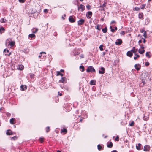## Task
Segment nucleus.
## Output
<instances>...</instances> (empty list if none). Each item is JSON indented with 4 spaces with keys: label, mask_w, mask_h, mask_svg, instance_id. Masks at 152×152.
Here are the masks:
<instances>
[{
    "label": "nucleus",
    "mask_w": 152,
    "mask_h": 152,
    "mask_svg": "<svg viewBox=\"0 0 152 152\" xmlns=\"http://www.w3.org/2000/svg\"><path fill=\"white\" fill-rule=\"evenodd\" d=\"M10 40H11L10 39H8L6 41V44L7 45V43H8V46L10 45L11 47L14 45L15 44V42L13 41L10 42Z\"/></svg>",
    "instance_id": "1"
},
{
    "label": "nucleus",
    "mask_w": 152,
    "mask_h": 152,
    "mask_svg": "<svg viewBox=\"0 0 152 152\" xmlns=\"http://www.w3.org/2000/svg\"><path fill=\"white\" fill-rule=\"evenodd\" d=\"M42 53H44L45 54H46V53L45 52H42L40 53V54L39 56V58H40V61H43L45 59V58L46 57V56H42L41 54Z\"/></svg>",
    "instance_id": "2"
},
{
    "label": "nucleus",
    "mask_w": 152,
    "mask_h": 152,
    "mask_svg": "<svg viewBox=\"0 0 152 152\" xmlns=\"http://www.w3.org/2000/svg\"><path fill=\"white\" fill-rule=\"evenodd\" d=\"M95 72V70L94 68L92 66L88 67L87 70V72H89L91 71Z\"/></svg>",
    "instance_id": "3"
},
{
    "label": "nucleus",
    "mask_w": 152,
    "mask_h": 152,
    "mask_svg": "<svg viewBox=\"0 0 152 152\" xmlns=\"http://www.w3.org/2000/svg\"><path fill=\"white\" fill-rule=\"evenodd\" d=\"M9 50L5 49L4 50V53L5 56H9L11 54V53H9Z\"/></svg>",
    "instance_id": "4"
},
{
    "label": "nucleus",
    "mask_w": 152,
    "mask_h": 152,
    "mask_svg": "<svg viewBox=\"0 0 152 152\" xmlns=\"http://www.w3.org/2000/svg\"><path fill=\"white\" fill-rule=\"evenodd\" d=\"M85 22L84 19H81L77 22V24L79 25H81L83 24Z\"/></svg>",
    "instance_id": "5"
},
{
    "label": "nucleus",
    "mask_w": 152,
    "mask_h": 152,
    "mask_svg": "<svg viewBox=\"0 0 152 152\" xmlns=\"http://www.w3.org/2000/svg\"><path fill=\"white\" fill-rule=\"evenodd\" d=\"M85 6L82 4H80V6L78 7V9L79 10H80L81 11H84L85 9Z\"/></svg>",
    "instance_id": "6"
},
{
    "label": "nucleus",
    "mask_w": 152,
    "mask_h": 152,
    "mask_svg": "<svg viewBox=\"0 0 152 152\" xmlns=\"http://www.w3.org/2000/svg\"><path fill=\"white\" fill-rule=\"evenodd\" d=\"M92 15V12L91 11H89L86 13V16L88 18H90Z\"/></svg>",
    "instance_id": "7"
},
{
    "label": "nucleus",
    "mask_w": 152,
    "mask_h": 152,
    "mask_svg": "<svg viewBox=\"0 0 152 152\" xmlns=\"http://www.w3.org/2000/svg\"><path fill=\"white\" fill-rule=\"evenodd\" d=\"M66 79L65 77H62L61 80H59V82L62 83H65L66 82Z\"/></svg>",
    "instance_id": "8"
},
{
    "label": "nucleus",
    "mask_w": 152,
    "mask_h": 152,
    "mask_svg": "<svg viewBox=\"0 0 152 152\" xmlns=\"http://www.w3.org/2000/svg\"><path fill=\"white\" fill-rule=\"evenodd\" d=\"M134 67L138 71L140 69L141 66L139 64H137L135 65Z\"/></svg>",
    "instance_id": "9"
},
{
    "label": "nucleus",
    "mask_w": 152,
    "mask_h": 152,
    "mask_svg": "<svg viewBox=\"0 0 152 152\" xmlns=\"http://www.w3.org/2000/svg\"><path fill=\"white\" fill-rule=\"evenodd\" d=\"M150 149V147L148 145H145L144 146V151H148Z\"/></svg>",
    "instance_id": "10"
},
{
    "label": "nucleus",
    "mask_w": 152,
    "mask_h": 152,
    "mask_svg": "<svg viewBox=\"0 0 152 152\" xmlns=\"http://www.w3.org/2000/svg\"><path fill=\"white\" fill-rule=\"evenodd\" d=\"M122 43V41L120 39H117L116 42L115 44L117 45H121Z\"/></svg>",
    "instance_id": "11"
},
{
    "label": "nucleus",
    "mask_w": 152,
    "mask_h": 152,
    "mask_svg": "<svg viewBox=\"0 0 152 152\" xmlns=\"http://www.w3.org/2000/svg\"><path fill=\"white\" fill-rule=\"evenodd\" d=\"M104 69L103 67H101L99 71V74H103L104 72Z\"/></svg>",
    "instance_id": "12"
},
{
    "label": "nucleus",
    "mask_w": 152,
    "mask_h": 152,
    "mask_svg": "<svg viewBox=\"0 0 152 152\" xmlns=\"http://www.w3.org/2000/svg\"><path fill=\"white\" fill-rule=\"evenodd\" d=\"M69 21L71 23H73L75 21V20L72 16H70L69 17Z\"/></svg>",
    "instance_id": "13"
},
{
    "label": "nucleus",
    "mask_w": 152,
    "mask_h": 152,
    "mask_svg": "<svg viewBox=\"0 0 152 152\" xmlns=\"http://www.w3.org/2000/svg\"><path fill=\"white\" fill-rule=\"evenodd\" d=\"M17 69L19 70H22L24 69V66L23 65H19L18 67L17 68Z\"/></svg>",
    "instance_id": "14"
},
{
    "label": "nucleus",
    "mask_w": 152,
    "mask_h": 152,
    "mask_svg": "<svg viewBox=\"0 0 152 152\" xmlns=\"http://www.w3.org/2000/svg\"><path fill=\"white\" fill-rule=\"evenodd\" d=\"M132 53L131 51H128L127 53V56L130 57L132 56Z\"/></svg>",
    "instance_id": "15"
},
{
    "label": "nucleus",
    "mask_w": 152,
    "mask_h": 152,
    "mask_svg": "<svg viewBox=\"0 0 152 152\" xmlns=\"http://www.w3.org/2000/svg\"><path fill=\"white\" fill-rule=\"evenodd\" d=\"M6 134L7 135H11L13 134L12 131L10 130H7L6 132Z\"/></svg>",
    "instance_id": "16"
},
{
    "label": "nucleus",
    "mask_w": 152,
    "mask_h": 152,
    "mask_svg": "<svg viewBox=\"0 0 152 152\" xmlns=\"http://www.w3.org/2000/svg\"><path fill=\"white\" fill-rule=\"evenodd\" d=\"M95 81L94 80H91L90 83V84L91 85H95Z\"/></svg>",
    "instance_id": "17"
},
{
    "label": "nucleus",
    "mask_w": 152,
    "mask_h": 152,
    "mask_svg": "<svg viewBox=\"0 0 152 152\" xmlns=\"http://www.w3.org/2000/svg\"><path fill=\"white\" fill-rule=\"evenodd\" d=\"M20 87L23 91H24L27 89V87L26 86L22 85Z\"/></svg>",
    "instance_id": "18"
},
{
    "label": "nucleus",
    "mask_w": 152,
    "mask_h": 152,
    "mask_svg": "<svg viewBox=\"0 0 152 152\" xmlns=\"http://www.w3.org/2000/svg\"><path fill=\"white\" fill-rule=\"evenodd\" d=\"M138 51L140 54H142L145 52V50H141L140 49H139Z\"/></svg>",
    "instance_id": "19"
},
{
    "label": "nucleus",
    "mask_w": 152,
    "mask_h": 152,
    "mask_svg": "<svg viewBox=\"0 0 152 152\" xmlns=\"http://www.w3.org/2000/svg\"><path fill=\"white\" fill-rule=\"evenodd\" d=\"M15 121V119L14 118H12L10 119V122L12 124H14L15 123L14 122Z\"/></svg>",
    "instance_id": "20"
},
{
    "label": "nucleus",
    "mask_w": 152,
    "mask_h": 152,
    "mask_svg": "<svg viewBox=\"0 0 152 152\" xmlns=\"http://www.w3.org/2000/svg\"><path fill=\"white\" fill-rule=\"evenodd\" d=\"M151 54L149 52H147L146 53V56L148 57V58H149L151 57Z\"/></svg>",
    "instance_id": "21"
},
{
    "label": "nucleus",
    "mask_w": 152,
    "mask_h": 152,
    "mask_svg": "<svg viewBox=\"0 0 152 152\" xmlns=\"http://www.w3.org/2000/svg\"><path fill=\"white\" fill-rule=\"evenodd\" d=\"M139 18L141 19H143V14L142 13H140L139 14Z\"/></svg>",
    "instance_id": "22"
},
{
    "label": "nucleus",
    "mask_w": 152,
    "mask_h": 152,
    "mask_svg": "<svg viewBox=\"0 0 152 152\" xmlns=\"http://www.w3.org/2000/svg\"><path fill=\"white\" fill-rule=\"evenodd\" d=\"M138 146H136V149L138 150H140V146L141 145V144L140 143H139L138 145Z\"/></svg>",
    "instance_id": "23"
},
{
    "label": "nucleus",
    "mask_w": 152,
    "mask_h": 152,
    "mask_svg": "<svg viewBox=\"0 0 152 152\" xmlns=\"http://www.w3.org/2000/svg\"><path fill=\"white\" fill-rule=\"evenodd\" d=\"M0 22L1 23H5L6 22V20L4 18H2L0 20Z\"/></svg>",
    "instance_id": "24"
},
{
    "label": "nucleus",
    "mask_w": 152,
    "mask_h": 152,
    "mask_svg": "<svg viewBox=\"0 0 152 152\" xmlns=\"http://www.w3.org/2000/svg\"><path fill=\"white\" fill-rule=\"evenodd\" d=\"M29 37H31V38H33L35 37V34H29Z\"/></svg>",
    "instance_id": "25"
},
{
    "label": "nucleus",
    "mask_w": 152,
    "mask_h": 152,
    "mask_svg": "<svg viewBox=\"0 0 152 152\" xmlns=\"http://www.w3.org/2000/svg\"><path fill=\"white\" fill-rule=\"evenodd\" d=\"M102 30L103 33H106L107 31V27H105L104 28H103Z\"/></svg>",
    "instance_id": "26"
},
{
    "label": "nucleus",
    "mask_w": 152,
    "mask_h": 152,
    "mask_svg": "<svg viewBox=\"0 0 152 152\" xmlns=\"http://www.w3.org/2000/svg\"><path fill=\"white\" fill-rule=\"evenodd\" d=\"M80 69L82 72H83L84 70V68L83 66H80Z\"/></svg>",
    "instance_id": "27"
},
{
    "label": "nucleus",
    "mask_w": 152,
    "mask_h": 152,
    "mask_svg": "<svg viewBox=\"0 0 152 152\" xmlns=\"http://www.w3.org/2000/svg\"><path fill=\"white\" fill-rule=\"evenodd\" d=\"M73 53L74 55V56H76V55H78L79 54L80 52H78L77 50H75L74 52Z\"/></svg>",
    "instance_id": "28"
},
{
    "label": "nucleus",
    "mask_w": 152,
    "mask_h": 152,
    "mask_svg": "<svg viewBox=\"0 0 152 152\" xmlns=\"http://www.w3.org/2000/svg\"><path fill=\"white\" fill-rule=\"evenodd\" d=\"M4 30L5 29L3 27H1L0 28V33H2L3 31H4Z\"/></svg>",
    "instance_id": "29"
},
{
    "label": "nucleus",
    "mask_w": 152,
    "mask_h": 152,
    "mask_svg": "<svg viewBox=\"0 0 152 152\" xmlns=\"http://www.w3.org/2000/svg\"><path fill=\"white\" fill-rule=\"evenodd\" d=\"M134 121H132L130 123H129V125L130 126H134Z\"/></svg>",
    "instance_id": "30"
},
{
    "label": "nucleus",
    "mask_w": 152,
    "mask_h": 152,
    "mask_svg": "<svg viewBox=\"0 0 152 152\" xmlns=\"http://www.w3.org/2000/svg\"><path fill=\"white\" fill-rule=\"evenodd\" d=\"M103 45H101L99 47V48L100 49V50L101 51H102L103 50Z\"/></svg>",
    "instance_id": "31"
},
{
    "label": "nucleus",
    "mask_w": 152,
    "mask_h": 152,
    "mask_svg": "<svg viewBox=\"0 0 152 152\" xmlns=\"http://www.w3.org/2000/svg\"><path fill=\"white\" fill-rule=\"evenodd\" d=\"M135 55L136 56L134 57V59L136 60L137 58H139L140 57V56L138 54H135Z\"/></svg>",
    "instance_id": "32"
},
{
    "label": "nucleus",
    "mask_w": 152,
    "mask_h": 152,
    "mask_svg": "<svg viewBox=\"0 0 152 152\" xmlns=\"http://www.w3.org/2000/svg\"><path fill=\"white\" fill-rule=\"evenodd\" d=\"M67 132V130L65 129H62L61 131V132H64L65 133H66Z\"/></svg>",
    "instance_id": "33"
},
{
    "label": "nucleus",
    "mask_w": 152,
    "mask_h": 152,
    "mask_svg": "<svg viewBox=\"0 0 152 152\" xmlns=\"http://www.w3.org/2000/svg\"><path fill=\"white\" fill-rule=\"evenodd\" d=\"M98 149L99 150H101L102 147L99 145H98L97 146Z\"/></svg>",
    "instance_id": "34"
},
{
    "label": "nucleus",
    "mask_w": 152,
    "mask_h": 152,
    "mask_svg": "<svg viewBox=\"0 0 152 152\" xmlns=\"http://www.w3.org/2000/svg\"><path fill=\"white\" fill-rule=\"evenodd\" d=\"M113 145V144L112 143V142H110V143L109 145H107V147L109 148H111L112 147Z\"/></svg>",
    "instance_id": "35"
},
{
    "label": "nucleus",
    "mask_w": 152,
    "mask_h": 152,
    "mask_svg": "<svg viewBox=\"0 0 152 152\" xmlns=\"http://www.w3.org/2000/svg\"><path fill=\"white\" fill-rule=\"evenodd\" d=\"M34 29H33V30H34ZM38 31V29L37 28H36L35 29V31L33 30L32 31V32L35 33H36Z\"/></svg>",
    "instance_id": "36"
},
{
    "label": "nucleus",
    "mask_w": 152,
    "mask_h": 152,
    "mask_svg": "<svg viewBox=\"0 0 152 152\" xmlns=\"http://www.w3.org/2000/svg\"><path fill=\"white\" fill-rule=\"evenodd\" d=\"M46 132H48L50 130V128L48 126L46 128Z\"/></svg>",
    "instance_id": "37"
},
{
    "label": "nucleus",
    "mask_w": 152,
    "mask_h": 152,
    "mask_svg": "<svg viewBox=\"0 0 152 152\" xmlns=\"http://www.w3.org/2000/svg\"><path fill=\"white\" fill-rule=\"evenodd\" d=\"M146 4H143L141 6V9H143L145 7Z\"/></svg>",
    "instance_id": "38"
},
{
    "label": "nucleus",
    "mask_w": 152,
    "mask_h": 152,
    "mask_svg": "<svg viewBox=\"0 0 152 152\" xmlns=\"http://www.w3.org/2000/svg\"><path fill=\"white\" fill-rule=\"evenodd\" d=\"M43 139L44 138L42 137H40L39 139V141L41 142V143H42L43 142Z\"/></svg>",
    "instance_id": "39"
},
{
    "label": "nucleus",
    "mask_w": 152,
    "mask_h": 152,
    "mask_svg": "<svg viewBox=\"0 0 152 152\" xmlns=\"http://www.w3.org/2000/svg\"><path fill=\"white\" fill-rule=\"evenodd\" d=\"M99 7L100 8V10H101L102 11L104 10V7H102V6H100Z\"/></svg>",
    "instance_id": "40"
},
{
    "label": "nucleus",
    "mask_w": 152,
    "mask_h": 152,
    "mask_svg": "<svg viewBox=\"0 0 152 152\" xmlns=\"http://www.w3.org/2000/svg\"><path fill=\"white\" fill-rule=\"evenodd\" d=\"M119 137L118 136H117L115 139V140L116 141H119Z\"/></svg>",
    "instance_id": "41"
},
{
    "label": "nucleus",
    "mask_w": 152,
    "mask_h": 152,
    "mask_svg": "<svg viewBox=\"0 0 152 152\" xmlns=\"http://www.w3.org/2000/svg\"><path fill=\"white\" fill-rule=\"evenodd\" d=\"M96 28L99 30H101V28H100L99 26L98 25L97 26Z\"/></svg>",
    "instance_id": "42"
},
{
    "label": "nucleus",
    "mask_w": 152,
    "mask_h": 152,
    "mask_svg": "<svg viewBox=\"0 0 152 152\" xmlns=\"http://www.w3.org/2000/svg\"><path fill=\"white\" fill-rule=\"evenodd\" d=\"M140 9L139 8L137 7H135L134 8L135 10L137 11H139L140 10Z\"/></svg>",
    "instance_id": "43"
},
{
    "label": "nucleus",
    "mask_w": 152,
    "mask_h": 152,
    "mask_svg": "<svg viewBox=\"0 0 152 152\" xmlns=\"http://www.w3.org/2000/svg\"><path fill=\"white\" fill-rule=\"evenodd\" d=\"M149 65V63L148 62H146L145 63V66H147Z\"/></svg>",
    "instance_id": "44"
},
{
    "label": "nucleus",
    "mask_w": 152,
    "mask_h": 152,
    "mask_svg": "<svg viewBox=\"0 0 152 152\" xmlns=\"http://www.w3.org/2000/svg\"><path fill=\"white\" fill-rule=\"evenodd\" d=\"M86 7L88 10H89L90 9V6L89 5H87Z\"/></svg>",
    "instance_id": "45"
},
{
    "label": "nucleus",
    "mask_w": 152,
    "mask_h": 152,
    "mask_svg": "<svg viewBox=\"0 0 152 152\" xmlns=\"http://www.w3.org/2000/svg\"><path fill=\"white\" fill-rule=\"evenodd\" d=\"M137 49H136L134 50H133V52L134 53L136 54L135 53L137 52Z\"/></svg>",
    "instance_id": "46"
},
{
    "label": "nucleus",
    "mask_w": 152,
    "mask_h": 152,
    "mask_svg": "<svg viewBox=\"0 0 152 152\" xmlns=\"http://www.w3.org/2000/svg\"><path fill=\"white\" fill-rule=\"evenodd\" d=\"M107 3H104V4L102 5V7H105Z\"/></svg>",
    "instance_id": "47"
},
{
    "label": "nucleus",
    "mask_w": 152,
    "mask_h": 152,
    "mask_svg": "<svg viewBox=\"0 0 152 152\" xmlns=\"http://www.w3.org/2000/svg\"><path fill=\"white\" fill-rule=\"evenodd\" d=\"M57 76H58L60 74V72L59 71H57Z\"/></svg>",
    "instance_id": "48"
},
{
    "label": "nucleus",
    "mask_w": 152,
    "mask_h": 152,
    "mask_svg": "<svg viewBox=\"0 0 152 152\" xmlns=\"http://www.w3.org/2000/svg\"><path fill=\"white\" fill-rule=\"evenodd\" d=\"M44 12L45 13H47L48 12V10L47 9H45L44 10Z\"/></svg>",
    "instance_id": "49"
},
{
    "label": "nucleus",
    "mask_w": 152,
    "mask_h": 152,
    "mask_svg": "<svg viewBox=\"0 0 152 152\" xmlns=\"http://www.w3.org/2000/svg\"><path fill=\"white\" fill-rule=\"evenodd\" d=\"M19 2L20 3H23L25 1L24 0H19Z\"/></svg>",
    "instance_id": "50"
},
{
    "label": "nucleus",
    "mask_w": 152,
    "mask_h": 152,
    "mask_svg": "<svg viewBox=\"0 0 152 152\" xmlns=\"http://www.w3.org/2000/svg\"><path fill=\"white\" fill-rule=\"evenodd\" d=\"M7 115L8 117H9L10 116L11 114L9 113H7Z\"/></svg>",
    "instance_id": "51"
},
{
    "label": "nucleus",
    "mask_w": 152,
    "mask_h": 152,
    "mask_svg": "<svg viewBox=\"0 0 152 152\" xmlns=\"http://www.w3.org/2000/svg\"><path fill=\"white\" fill-rule=\"evenodd\" d=\"M125 34V32L124 31H121V34H122V35H124Z\"/></svg>",
    "instance_id": "52"
},
{
    "label": "nucleus",
    "mask_w": 152,
    "mask_h": 152,
    "mask_svg": "<svg viewBox=\"0 0 152 152\" xmlns=\"http://www.w3.org/2000/svg\"><path fill=\"white\" fill-rule=\"evenodd\" d=\"M80 56V58H83L84 57V56L82 54Z\"/></svg>",
    "instance_id": "53"
},
{
    "label": "nucleus",
    "mask_w": 152,
    "mask_h": 152,
    "mask_svg": "<svg viewBox=\"0 0 152 152\" xmlns=\"http://www.w3.org/2000/svg\"><path fill=\"white\" fill-rule=\"evenodd\" d=\"M111 32H113L115 31V30L114 29L112 28L111 29Z\"/></svg>",
    "instance_id": "54"
},
{
    "label": "nucleus",
    "mask_w": 152,
    "mask_h": 152,
    "mask_svg": "<svg viewBox=\"0 0 152 152\" xmlns=\"http://www.w3.org/2000/svg\"><path fill=\"white\" fill-rule=\"evenodd\" d=\"M144 46H141L140 49H141L142 50H144Z\"/></svg>",
    "instance_id": "55"
},
{
    "label": "nucleus",
    "mask_w": 152,
    "mask_h": 152,
    "mask_svg": "<svg viewBox=\"0 0 152 152\" xmlns=\"http://www.w3.org/2000/svg\"><path fill=\"white\" fill-rule=\"evenodd\" d=\"M149 20L148 19H146L145 20V21H147V24H148V22H149Z\"/></svg>",
    "instance_id": "56"
},
{
    "label": "nucleus",
    "mask_w": 152,
    "mask_h": 152,
    "mask_svg": "<svg viewBox=\"0 0 152 152\" xmlns=\"http://www.w3.org/2000/svg\"><path fill=\"white\" fill-rule=\"evenodd\" d=\"M102 54H103V56H104L105 55V52H103Z\"/></svg>",
    "instance_id": "57"
},
{
    "label": "nucleus",
    "mask_w": 152,
    "mask_h": 152,
    "mask_svg": "<svg viewBox=\"0 0 152 152\" xmlns=\"http://www.w3.org/2000/svg\"><path fill=\"white\" fill-rule=\"evenodd\" d=\"M34 76V74H31V75H30V76L31 77H33Z\"/></svg>",
    "instance_id": "58"
},
{
    "label": "nucleus",
    "mask_w": 152,
    "mask_h": 152,
    "mask_svg": "<svg viewBox=\"0 0 152 152\" xmlns=\"http://www.w3.org/2000/svg\"><path fill=\"white\" fill-rule=\"evenodd\" d=\"M135 49V47H133L132 48V51H133V50H134Z\"/></svg>",
    "instance_id": "59"
},
{
    "label": "nucleus",
    "mask_w": 152,
    "mask_h": 152,
    "mask_svg": "<svg viewBox=\"0 0 152 152\" xmlns=\"http://www.w3.org/2000/svg\"><path fill=\"white\" fill-rule=\"evenodd\" d=\"M146 35L145 32L143 36H144L145 37L146 36Z\"/></svg>",
    "instance_id": "60"
},
{
    "label": "nucleus",
    "mask_w": 152,
    "mask_h": 152,
    "mask_svg": "<svg viewBox=\"0 0 152 152\" xmlns=\"http://www.w3.org/2000/svg\"><path fill=\"white\" fill-rule=\"evenodd\" d=\"M111 152H117L116 150H115L112 151Z\"/></svg>",
    "instance_id": "61"
},
{
    "label": "nucleus",
    "mask_w": 152,
    "mask_h": 152,
    "mask_svg": "<svg viewBox=\"0 0 152 152\" xmlns=\"http://www.w3.org/2000/svg\"><path fill=\"white\" fill-rule=\"evenodd\" d=\"M115 23V22L114 21H112L111 22V24H113V23Z\"/></svg>",
    "instance_id": "62"
},
{
    "label": "nucleus",
    "mask_w": 152,
    "mask_h": 152,
    "mask_svg": "<svg viewBox=\"0 0 152 152\" xmlns=\"http://www.w3.org/2000/svg\"><path fill=\"white\" fill-rule=\"evenodd\" d=\"M60 75L61 76H63V74L62 73H60Z\"/></svg>",
    "instance_id": "63"
},
{
    "label": "nucleus",
    "mask_w": 152,
    "mask_h": 152,
    "mask_svg": "<svg viewBox=\"0 0 152 152\" xmlns=\"http://www.w3.org/2000/svg\"><path fill=\"white\" fill-rule=\"evenodd\" d=\"M60 72H64V70L63 69H61L60 70Z\"/></svg>",
    "instance_id": "64"
}]
</instances>
